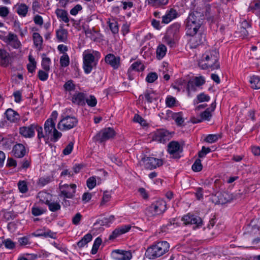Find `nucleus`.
I'll list each match as a JSON object with an SVG mask.
<instances>
[{
  "mask_svg": "<svg viewBox=\"0 0 260 260\" xmlns=\"http://www.w3.org/2000/svg\"><path fill=\"white\" fill-rule=\"evenodd\" d=\"M204 16L201 12L193 11L190 13L186 21V35H196L203 24Z\"/></svg>",
  "mask_w": 260,
  "mask_h": 260,
  "instance_id": "obj_1",
  "label": "nucleus"
},
{
  "mask_svg": "<svg viewBox=\"0 0 260 260\" xmlns=\"http://www.w3.org/2000/svg\"><path fill=\"white\" fill-rule=\"evenodd\" d=\"M218 53L215 50L206 51L199 61V66L203 70L210 68L212 70L220 67Z\"/></svg>",
  "mask_w": 260,
  "mask_h": 260,
  "instance_id": "obj_2",
  "label": "nucleus"
},
{
  "mask_svg": "<svg viewBox=\"0 0 260 260\" xmlns=\"http://www.w3.org/2000/svg\"><path fill=\"white\" fill-rule=\"evenodd\" d=\"M170 245L167 241H159L148 247L145 255L149 259H154L167 253Z\"/></svg>",
  "mask_w": 260,
  "mask_h": 260,
  "instance_id": "obj_3",
  "label": "nucleus"
},
{
  "mask_svg": "<svg viewBox=\"0 0 260 260\" xmlns=\"http://www.w3.org/2000/svg\"><path fill=\"white\" fill-rule=\"evenodd\" d=\"M100 53L96 51L91 53L88 50L83 53V69L85 74L90 73L93 69L96 68L98 60L100 58Z\"/></svg>",
  "mask_w": 260,
  "mask_h": 260,
  "instance_id": "obj_4",
  "label": "nucleus"
},
{
  "mask_svg": "<svg viewBox=\"0 0 260 260\" xmlns=\"http://www.w3.org/2000/svg\"><path fill=\"white\" fill-rule=\"evenodd\" d=\"M165 201L159 200L152 203L146 209V213L149 216H154L163 213L167 209Z\"/></svg>",
  "mask_w": 260,
  "mask_h": 260,
  "instance_id": "obj_5",
  "label": "nucleus"
},
{
  "mask_svg": "<svg viewBox=\"0 0 260 260\" xmlns=\"http://www.w3.org/2000/svg\"><path fill=\"white\" fill-rule=\"evenodd\" d=\"M173 136V134L164 129H157L152 134V140L160 143H165Z\"/></svg>",
  "mask_w": 260,
  "mask_h": 260,
  "instance_id": "obj_6",
  "label": "nucleus"
},
{
  "mask_svg": "<svg viewBox=\"0 0 260 260\" xmlns=\"http://www.w3.org/2000/svg\"><path fill=\"white\" fill-rule=\"evenodd\" d=\"M115 132L111 127H107L101 130L93 138L95 141L103 143L114 138Z\"/></svg>",
  "mask_w": 260,
  "mask_h": 260,
  "instance_id": "obj_7",
  "label": "nucleus"
},
{
  "mask_svg": "<svg viewBox=\"0 0 260 260\" xmlns=\"http://www.w3.org/2000/svg\"><path fill=\"white\" fill-rule=\"evenodd\" d=\"M78 123V120L75 117L67 116L62 118L57 124V127L61 131L70 129Z\"/></svg>",
  "mask_w": 260,
  "mask_h": 260,
  "instance_id": "obj_8",
  "label": "nucleus"
},
{
  "mask_svg": "<svg viewBox=\"0 0 260 260\" xmlns=\"http://www.w3.org/2000/svg\"><path fill=\"white\" fill-rule=\"evenodd\" d=\"M59 188L60 191V196H62L64 198L72 199L75 196L76 192V185L71 184L68 185L67 184H59Z\"/></svg>",
  "mask_w": 260,
  "mask_h": 260,
  "instance_id": "obj_9",
  "label": "nucleus"
},
{
  "mask_svg": "<svg viewBox=\"0 0 260 260\" xmlns=\"http://www.w3.org/2000/svg\"><path fill=\"white\" fill-rule=\"evenodd\" d=\"M143 161L145 168L147 169L152 170L162 165V159H158L153 157H147L143 158Z\"/></svg>",
  "mask_w": 260,
  "mask_h": 260,
  "instance_id": "obj_10",
  "label": "nucleus"
},
{
  "mask_svg": "<svg viewBox=\"0 0 260 260\" xmlns=\"http://www.w3.org/2000/svg\"><path fill=\"white\" fill-rule=\"evenodd\" d=\"M37 128V123H32L28 126L19 127V134L25 138H31L35 136V130Z\"/></svg>",
  "mask_w": 260,
  "mask_h": 260,
  "instance_id": "obj_11",
  "label": "nucleus"
},
{
  "mask_svg": "<svg viewBox=\"0 0 260 260\" xmlns=\"http://www.w3.org/2000/svg\"><path fill=\"white\" fill-rule=\"evenodd\" d=\"M182 220L186 225L196 224L198 227L202 225V220L199 216L190 213L184 215L182 218Z\"/></svg>",
  "mask_w": 260,
  "mask_h": 260,
  "instance_id": "obj_12",
  "label": "nucleus"
},
{
  "mask_svg": "<svg viewBox=\"0 0 260 260\" xmlns=\"http://www.w3.org/2000/svg\"><path fill=\"white\" fill-rule=\"evenodd\" d=\"M168 152L173 155L175 158H179V153L181 152L182 149L179 143L177 141H172L168 145Z\"/></svg>",
  "mask_w": 260,
  "mask_h": 260,
  "instance_id": "obj_13",
  "label": "nucleus"
},
{
  "mask_svg": "<svg viewBox=\"0 0 260 260\" xmlns=\"http://www.w3.org/2000/svg\"><path fill=\"white\" fill-rule=\"evenodd\" d=\"M191 38L189 40V44L191 48H195L202 44L205 41V35L204 34L197 33L192 36H190Z\"/></svg>",
  "mask_w": 260,
  "mask_h": 260,
  "instance_id": "obj_14",
  "label": "nucleus"
},
{
  "mask_svg": "<svg viewBox=\"0 0 260 260\" xmlns=\"http://www.w3.org/2000/svg\"><path fill=\"white\" fill-rule=\"evenodd\" d=\"M105 62L110 64L114 69H117L120 66V57L113 54H107L105 58Z\"/></svg>",
  "mask_w": 260,
  "mask_h": 260,
  "instance_id": "obj_15",
  "label": "nucleus"
},
{
  "mask_svg": "<svg viewBox=\"0 0 260 260\" xmlns=\"http://www.w3.org/2000/svg\"><path fill=\"white\" fill-rule=\"evenodd\" d=\"M131 228V226L127 224L122 225L119 228L116 229L113 231L112 234L110 235L109 239L110 240L114 239L118 236L128 232Z\"/></svg>",
  "mask_w": 260,
  "mask_h": 260,
  "instance_id": "obj_16",
  "label": "nucleus"
},
{
  "mask_svg": "<svg viewBox=\"0 0 260 260\" xmlns=\"http://www.w3.org/2000/svg\"><path fill=\"white\" fill-rule=\"evenodd\" d=\"M13 155L17 158L23 157L26 153L25 147L21 144L15 145L12 149Z\"/></svg>",
  "mask_w": 260,
  "mask_h": 260,
  "instance_id": "obj_17",
  "label": "nucleus"
},
{
  "mask_svg": "<svg viewBox=\"0 0 260 260\" xmlns=\"http://www.w3.org/2000/svg\"><path fill=\"white\" fill-rule=\"evenodd\" d=\"M72 102L79 106L85 105V94L82 92H76L72 96Z\"/></svg>",
  "mask_w": 260,
  "mask_h": 260,
  "instance_id": "obj_18",
  "label": "nucleus"
},
{
  "mask_svg": "<svg viewBox=\"0 0 260 260\" xmlns=\"http://www.w3.org/2000/svg\"><path fill=\"white\" fill-rule=\"evenodd\" d=\"M177 15L178 13L175 10L171 9L169 11L166 12L165 15L162 17V23L165 24L169 23L172 20L176 18L177 16Z\"/></svg>",
  "mask_w": 260,
  "mask_h": 260,
  "instance_id": "obj_19",
  "label": "nucleus"
},
{
  "mask_svg": "<svg viewBox=\"0 0 260 260\" xmlns=\"http://www.w3.org/2000/svg\"><path fill=\"white\" fill-rule=\"evenodd\" d=\"M7 119L12 122H17L20 120L19 114L13 109L9 108L5 112Z\"/></svg>",
  "mask_w": 260,
  "mask_h": 260,
  "instance_id": "obj_20",
  "label": "nucleus"
},
{
  "mask_svg": "<svg viewBox=\"0 0 260 260\" xmlns=\"http://www.w3.org/2000/svg\"><path fill=\"white\" fill-rule=\"evenodd\" d=\"M55 122L51 120V119H48L44 123V130L46 134L50 137V135L52 134V132L54 131L55 128Z\"/></svg>",
  "mask_w": 260,
  "mask_h": 260,
  "instance_id": "obj_21",
  "label": "nucleus"
},
{
  "mask_svg": "<svg viewBox=\"0 0 260 260\" xmlns=\"http://www.w3.org/2000/svg\"><path fill=\"white\" fill-rule=\"evenodd\" d=\"M115 252L118 254L116 257L117 260H130L132 257V253L129 251L116 250Z\"/></svg>",
  "mask_w": 260,
  "mask_h": 260,
  "instance_id": "obj_22",
  "label": "nucleus"
},
{
  "mask_svg": "<svg viewBox=\"0 0 260 260\" xmlns=\"http://www.w3.org/2000/svg\"><path fill=\"white\" fill-rule=\"evenodd\" d=\"M41 200L46 205H48L49 210L51 212H56L60 209L61 206L59 203L57 202H52L48 200H46L45 201H44L42 200Z\"/></svg>",
  "mask_w": 260,
  "mask_h": 260,
  "instance_id": "obj_23",
  "label": "nucleus"
},
{
  "mask_svg": "<svg viewBox=\"0 0 260 260\" xmlns=\"http://www.w3.org/2000/svg\"><path fill=\"white\" fill-rule=\"evenodd\" d=\"M56 38L59 42H65L68 38V31L61 28L56 31Z\"/></svg>",
  "mask_w": 260,
  "mask_h": 260,
  "instance_id": "obj_24",
  "label": "nucleus"
},
{
  "mask_svg": "<svg viewBox=\"0 0 260 260\" xmlns=\"http://www.w3.org/2000/svg\"><path fill=\"white\" fill-rule=\"evenodd\" d=\"M55 14L58 18L60 19L65 23H68L69 22L70 19L68 17V14L66 10L57 9L55 11Z\"/></svg>",
  "mask_w": 260,
  "mask_h": 260,
  "instance_id": "obj_25",
  "label": "nucleus"
},
{
  "mask_svg": "<svg viewBox=\"0 0 260 260\" xmlns=\"http://www.w3.org/2000/svg\"><path fill=\"white\" fill-rule=\"evenodd\" d=\"M181 25L179 23H175L172 24L168 29L167 33L170 35H172L174 37H176L180 30Z\"/></svg>",
  "mask_w": 260,
  "mask_h": 260,
  "instance_id": "obj_26",
  "label": "nucleus"
},
{
  "mask_svg": "<svg viewBox=\"0 0 260 260\" xmlns=\"http://www.w3.org/2000/svg\"><path fill=\"white\" fill-rule=\"evenodd\" d=\"M249 83L251 87L254 89H260V77L256 75H253L250 77Z\"/></svg>",
  "mask_w": 260,
  "mask_h": 260,
  "instance_id": "obj_27",
  "label": "nucleus"
},
{
  "mask_svg": "<svg viewBox=\"0 0 260 260\" xmlns=\"http://www.w3.org/2000/svg\"><path fill=\"white\" fill-rule=\"evenodd\" d=\"M201 119L197 120H192V122L197 123L202 122L203 120H209L212 116L209 108H207L204 112L201 114Z\"/></svg>",
  "mask_w": 260,
  "mask_h": 260,
  "instance_id": "obj_28",
  "label": "nucleus"
},
{
  "mask_svg": "<svg viewBox=\"0 0 260 260\" xmlns=\"http://www.w3.org/2000/svg\"><path fill=\"white\" fill-rule=\"evenodd\" d=\"M10 56L9 53L4 49H0V64L7 65L9 63Z\"/></svg>",
  "mask_w": 260,
  "mask_h": 260,
  "instance_id": "obj_29",
  "label": "nucleus"
},
{
  "mask_svg": "<svg viewBox=\"0 0 260 260\" xmlns=\"http://www.w3.org/2000/svg\"><path fill=\"white\" fill-rule=\"evenodd\" d=\"M144 96L148 103H151L158 99L157 94L153 91H147L145 92Z\"/></svg>",
  "mask_w": 260,
  "mask_h": 260,
  "instance_id": "obj_30",
  "label": "nucleus"
},
{
  "mask_svg": "<svg viewBox=\"0 0 260 260\" xmlns=\"http://www.w3.org/2000/svg\"><path fill=\"white\" fill-rule=\"evenodd\" d=\"M144 69V66L139 61H136L133 63L128 69L127 73L130 74L132 71H136L138 72L142 71Z\"/></svg>",
  "mask_w": 260,
  "mask_h": 260,
  "instance_id": "obj_31",
  "label": "nucleus"
},
{
  "mask_svg": "<svg viewBox=\"0 0 260 260\" xmlns=\"http://www.w3.org/2000/svg\"><path fill=\"white\" fill-rule=\"evenodd\" d=\"M92 236L91 234L89 233L87 234L77 243L78 246L80 248L84 247L86 244L92 240Z\"/></svg>",
  "mask_w": 260,
  "mask_h": 260,
  "instance_id": "obj_32",
  "label": "nucleus"
},
{
  "mask_svg": "<svg viewBox=\"0 0 260 260\" xmlns=\"http://www.w3.org/2000/svg\"><path fill=\"white\" fill-rule=\"evenodd\" d=\"M166 47L163 44L159 45L156 49V57L158 59H162L166 55Z\"/></svg>",
  "mask_w": 260,
  "mask_h": 260,
  "instance_id": "obj_33",
  "label": "nucleus"
},
{
  "mask_svg": "<svg viewBox=\"0 0 260 260\" xmlns=\"http://www.w3.org/2000/svg\"><path fill=\"white\" fill-rule=\"evenodd\" d=\"M34 45L36 47L41 48L43 43V38L38 32H34L32 35Z\"/></svg>",
  "mask_w": 260,
  "mask_h": 260,
  "instance_id": "obj_34",
  "label": "nucleus"
},
{
  "mask_svg": "<svg viewBox=\"0 0 260 260\" xmlns=\"http://www.w3.org/2000/svg\"><path fill=\"white\" fill-rule=\"evenodd\" d=\"M28 7L24 4L18 5L17 9V13L22 17L26 16L28 12Z\"/></svg>",
  "mask_w": 260,
  "mask_h": 260,
  "instance_id": "obj_35",
  "label": "nucleus"
},
{
  "mask_svg": "<svg viewBox=\"0 0 260 260\" xmlns=\"http://www.w3.org/2000/svg\"><path fill=\"white\" fill-rule=\"evenodd\" d=\"M172 117L177 125L181 126L184 122L182 113H174L172 114Z\"/></svg>",
  "mask_w": 260,
  "mask_h": 260,
  "instance_id": "obj_36",
  "label": "nucleus"
},
{
  "mask_svg": "<svg viewBox=\"0 0 260 260\" xmlns=\"http://www.w3.org/2000/svg\"><path fill=\"white\" fill-rule=\"evenodd\" d=\"M28 60L29 63L27 65V68L29 72L32 73L36 68V62L31 55H29Z\"/></svg>",
  "mask_w": 260,
  "mask_h": 260,
  "instance_id": "obj_37",
  "label": "nucleus"
},
{
  "mask_svg": "<svg viewBox=\"0 0 260 260\" xmlns=\"http://www.w3.org/2000/svg\"><path fill=\"white\" fill-rule=\"evenodd\" d=\"M102 240L100 237H98L95 239L94 241V243L92 246L91 253L92 254H95L97 253L98 249L102 243Z\"/></svg>",
  "mask_w": 260,
  "mask_h": 260,
  "instance_id": "obj_38",
  "label": "nucleus"
},
{
  "mask_svg": "<svg viewBox=\"0 0 260 260\" xmlns=\"http://www.w3.org/2000/svg\"><path fill=\"white\" fill-rule=\"evenodd\" d=\"M70 58L67 53H64L60 58V64L62 67H66L69 65Z\"/></svg>",
  "mask_w": 260,
  "mask_h": 260,
  "instance_id": "obj_39",
  "label": "nucleus"
},
{
  "mask_svg": "<svg viewBox=\"0 0 260 260\" xmlns=\"http://www.w3.org/2000/svg\"><path fill=\"white\" fill-rule=\"evenodd\" d=\"M114 217L113 215H111L109 218H105L102 220H98L93 224V226H96L99 224L100 225H105L110 222L111 221L113 220Z\"/></svg>",
  "mask_w": 260,
  "mask_h": 260,
  "instance_id": "obj_40",
  "label": "nucleus"
},
{
  "mask_svg": "<svg viewBox=\"0 0 260 260\" xmlns=\"http://www.w3.org/2000/svg\"><path fill=\"white\" fill-rule=\"evenodd\" d=\"M85 102L91 107H95L97 104V100L94 95H90L88 98H85Z\"/></svg>",
  "mask_w": 260,
  "mask_h": 260,
  "instance_id": "obj_41",
  "label": "nucleus"
},
{
  "mask_svg": "<svg viewBox=\"0 0 260 260\" xmlns=\"http://www.w3.org/2000/svg\"><path fill=\"white\" fill-rule=\"evenodd\" d=\"M36 130L38 132V138L39 140H41V138H44L45 140H48L49 137L48 136L46 132H45V134L43 133V128L41 126H39L37 125V128Z\"/></svg>",
  "mask_w": 260,
  "mask_h": 260,
  "instance_id": "obj_42",
  "label": "nucleus"
},
{
  "mask_svg": "<svg viewBox=\"0 0 260 260\" xmlns=\"http://www.w3.org/2000/svg\"><path fill=\"white\" fill-rule=\"evenodd\" d=\"M2 243L6 248L9 249H13L15 247V243L13 242L10 239H4L2 241Z\"/></svg>",
  "mask_w": 260,
  "mask_h": 260,
  "instance_id": "obj_43",
  "label": "nucleus"
},
{
  "mask_svg": "<svg viewBox=\"0 0 260 260\" xmlns=\"http://www.w3.org/2000/svg\"><path fill=\"white\" fill-rule=\"evenodd\" d=\"M51 60L48 57H43L42 61V67L43 69L46 71L50 70V64Z\"/></svg>",
  "mask_w": 260,
  "mask_h": 260,
  "instance_id": "obj_44",
  "label": "nucleus"
},
{
  "mask_svg": "<svg viewBox=\"0 0 260 260\" xmlns=\"http://www.w3.org/2000/svg\"><path fill=\"white\" fill-rule=\"evenodd\" d=\"M18 187L20 192L25 193L28 190L26 182L25 181H19L18 183Z\"/></svg>",
  "mask_w": 260,
  "mask_h": 260,
  "instance_id": "obj_45",
  "label": "nucleus"
},
{
  "mask_svg": "<svg viewBox=\"0 0 260 260\" xmlns=\"http://www.w3.org/2000/svg\"><path fill=\"white\" fill-rule=\"evenodd\" d=\"M202 167L201 160L197 159L192 165V169L193 171L198 172L202 170Z\"/></svg>",
  "mask_w": 260,
  "mask_h": 260,
  "instance_id": "obj_46",
  "label": "nucleus"
},
{
  "mask_svg": "<svg viewBox=\"0 0 260 260\" xmlns=\"http://www.w3.org/2000/svg\"><path fill=\"white\" fill-rule=\"evenodd\" d=\"M16 216H17V214H16L13 211L6 212L4 213V215H3V217L7 221L13 220L15 218H16Z\"/></svg>",
  "mask_w": 260,
  "mask_h": 260,
  "instance_id": "obj_47",
  "label": "nucleus"
},
{
  "mask_svg": "<svg viewBox=\"0 0 260 260\" xmlns=\"http://www.w3.org/2000/svg\"><path fill=\"white\" fill-rule=\"evenodd\" d=\"M176 103V99L172 96H168L166 100V104L167 107H173L175 106Z\"/></svg>",
  "mask_w": 260,
  "mask_h": 260,
  "instance_id": "obj_48",
  "label": "nucleus"
},
{
  "mask_svg": "<svg viewBox=\"0 0 260 260\" xmlns=\"http://www.w3.org/2000/svg\"><path fill=\"white\" fill-rule=\"evenodd\" d=\"M222 203H225L230 202L232 200V198L226 192H223L220 194V198L219 199Z\"/></svg>",
  "mask_w": 260,
  "mask_h": 260,
  "instance_id": "obj_49",
  "label": "nucleus"
},
{
  "mask_svg": "<svg viewBox=\"0 0 260 260\" xmlns=\"http://www.w3.org/2000/svg\"><path fill=\"white\" fill-rule=\"evenodd\" d=\"M158 78L157 75L155 72H151L149 73L146 78V80L148 83L154 82Z\"/></svg>",
  "mask_w": 260,
  "mask_h": 260,
  "instance_id": "obj_50",
  "label": "nucleus"
},
{
  "mask_svg": "<svg viewBox=\"0 0 260 260\" xmlns=\"http://www.w3.org/2000/svg\"><path fill=\"white\" fill-rule=\"evenodd\" d=\"M191 80L193 81V82L195 84V85L197 87L203 85L205 82V79L202 76L195 77L194 78H193Z\"/></svg>",
  "mask_w": 260,
  "mask_h": 260,
  "instance_id": "obj_51",
  "label": "nucleus"
},
{
  "mask_svg": "<svg viewBox=\"0 0 260 260\" xmlns=\"http://www.w3.org/2000/svg\"><path fill=\"white\" fill-rule=\"evenodd\" d=\"M51 135L52 136V137L50 139L51 141L53 142H56L61 137L62 134L56 129H54V131L52 132Z\"/></svg>",
  "mask_w": 260,
  "mask_h": 260,
  "instance_id": "obj_52",
  "label": "nucleus"
},
{
  "mask_svg": "<svg viewBox=\"0 0 260 260\" xmlns=\"http://www.w3.org/2000/svg\"><path fill=\"white\" fill-rule=\"evenodd\" d=\"M218 138L219 136L218 135L210 134L208 135L206 137L205 140L208 143H212L217 141L218 139Z\"/></svg>",
  "mask_w": 260,
  "mask_h": 260,
  "instance_id": "obj_53",
  "label": "nucleus"
},
{
  "mask_svg": "<svg viewBox=\"0 0 260 260\" xmlns=\"http://www.w3.org/2000/svg\"><path fill=\"white\" fill-rule=\"evenodd\" d=\"M48 71L40 70L38 72V78L41 81H44L47 80L48 78Z\"/></svg>",
  "mask_w": 260,
  "mask_h": 260,
  "instance_id": "obj_54",
  "label": "nucleus"
},
{
  "mask_svg": "<svg viewBox=\"0 0 260 260\" xmlns=\"http://www.w3.org/2000/svg\"><path fill=\"white\" fill-rule=\"evenodd\" d=\"M87 186L89 189L93 188L96 185V179L94 177H91L87 180Z\"/></svg>",
  "mask_w": 260,
  "mask_h": 260,
  "instance_id": "obj_55",
  "label": "nucleus"
},
{
  "mask_svg": "<svg viewBox=\"0 0 260 260\" xmlns=\"http://www.w3.org/2000/svg\"><path fill=\"white\" fill-rule=\"evenodd\" d=\"M74 143L72 142H70L68 145L66 147V148L63 150V153L64 155H69L70 154L73 149Z\"/></svg>",
  "mask_w": 260,
  "mask_h": 260,
  "instance_id": "obj_56",
  "label": "nucleus"
},
{
  "mask_svg": "<svg viewBox=\"0 0 260 260\" xmlns=\"http://www.w3.org/2000/svg\"><path fill=\"white\" fill-rule=\"evenodd\" d=\"M197 99L199 102H208L210 100V96L204 93H201L198 95Z\"/></svg>",
  "mask_w": 260,
  "mask_h": 260,
  "instance_id": "obj_57",
  "label": "nucleus"
},
{
  "mask_svg": "<svg viewBox=\"0 0 260 260\" xmlns=\"http://www.w3.org/2000/svg\"><path fill=\"white\" fill-rule=\"evenodd\" d=\"M64 89L69 91L73 90L75 89V85L72 80L67 81L63 85Z\"/></svg>",
  "mask_w": 260,
  "mask_h": 260,
  "instance_id": "obj_58",
  "label": "nucleus"
},
{
  "mask_svg": "<svg viewBox=\"0 0 260 260\" xmlns=\"http://www.w3.org/2000/svg\"><path fill=\"white\" fill-rule=\"evenodd\" d=\"M82 7L81 5L78 4L70 10V13L72 15L76 16L78 12L82 10Z\"/></svg>",
  "mask_w": 260,
  "mask_h": 260,
  "instance_id": "obj_59",
  "label": "nucleus"
},
{
  "mask_svg": "<svg viewBox=\"0 0 260 260\" xmlns=\"http://www.w3.org/2000/svg\"><path fill=\"white\" fill-rule=\"evenodd\" d=\"M134 121L139 123L141 125L144 126L146 124V121L140 116L136 114L134 117Z\"/></svg>",
  "mask_w": 260,
  "mask_h": 260,
  "instance_id": "obj_60",
  "label": "nucleus"
},
{
  "mask_svg": "<svg viewBox=\"0 0 260 260\" xmlns=\"http://www.w3.org/2000/svg\"><path fill=\"white\" fill-rule=\"evenodd\" d=\"M16 38H17V36L16 35L10 32L5 37L4 41L6 43L8 44L15 40Z\"/></svg>",
  "mask_w": 260,
  "mask_h": 260,
  "instance_id": "obj_61",
  "label": "nucleus"
},
{
  "mask_svg": "<svg viewBox=\"0 0 260 260\" xmlns=\"http://www.w3.org/2000/svg\"><path fill=\"white\" fill-rule=\"evenodd\" d=\"M211 151V149L209 148H206L205 147H202L201 151L199 152L198 155L199 157H204L207 153Z\"/></svg>",
  "mask_w": 260,
  "mask_h": 260,
  "instance_id": "obj_62",
  "label": "nucleus"
},
{
  "mask_svg": "<svg viewBox=\"0 0 260 260\" xmlns=\"http://www.w3.org/2000/svg\"><path fill=\"white\" fill-rule=\"evenodd\" d=\"M9 10L6 7L0 6V16L3 17H5L8 15Z\"/></svg>",
  "mask_w": 260,
  "mask_h": 260,
  "instance_id": "obj_63",
  "label": "nucleus"
},
{
  "mask_svg": "<svg viewBox=\"0 0 260 260\" xmlns=\"http://www.w3.org/2000/svg\"><path fill=\"white\" fill-rule=\"evenodd\" d=\"M44 211L38 207H33L31 209V213L34 216H39L43 214Z\"/></svg>",
  "mask_w": 260,
  "mask_h": 260,
  "instance_id": "obj_64",
  "label": "nucleus"
}]
</instances>
